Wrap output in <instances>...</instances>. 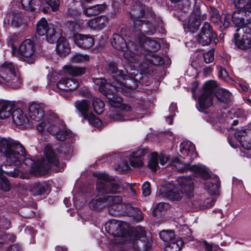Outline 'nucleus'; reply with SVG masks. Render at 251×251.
<instances>
[{
  "instance_id": "nucleus-1",
  "label": "nucleus",
  "mask_w": 251,
  "mask_h": 251,
  "mask_svg": "<svg viewBox=\"0 0 251 251\" xmlns=\"http://www.w3.org/2000/svg\"><path fill=\"white\" fill-rule=\"evenodd\" d=\"M108 71L115 79L112 82L114 85L107 83L102 78H96L94 80V83L98 86L99 91L109 100V103L112 107H120L122 110L126 111H130L131 107L122 103V99L115 95L118 92L124 90V81L128 77L126 75L124 71L118 69L117 65L115 62L109 63Z\"/></svg>"
},
{
  "instance_id": "nucleus-2",
  "label": "nucleus",
  "mask_w": 251,
  "mask_h": 251,
  "mask_svg": "<svg viewBox=\"0 0 251 251\" xmlns=\"http://www.w3.org/2000/svg\"><path fill=\"white\" fill-rule=\"evenodd\" d=\"M0 152L3 154L6 165L19 167L22 162L27 166L34 164L24 147L21 144L15 145L10 138L0 139Z\"/></svg>"
},
{
  "instance_id": "nucleus-3",
  "label": "nucleus",
  "mask_w": 251,
  "mask_h": 251,
  "mask_svg": "<svg viewBox=\"0 0 251 251\" xmlns=\"http://www.w3.org/2000/svg\"><path fill=\"white\" fill-rule=\"evenodd\" d=\"M45 159H43L36 163L34 166H31L29 170L30 174L35 176L45 175L52 166L61 167L58 171H61L64 164L61 163L56 156L55 152L50 147H46L44 149Z\"/></svg>"
},
{
  "instance_id": "nucleus-4",
  "label": "nucleus",
  "mask_w": 251,
  "mask_h": 251,
  "mask_svg": "<svg viewBox=\"0 0 251 251\" xmlns=\"http://www.w3.org/2000/svg\"><path fill=\"white\" fill-rule=\"evenodd\" d=\"M0 78L3 84L14 89L20 88L22 79L17 67L11 62L6 61L0 66Z\"/></svg>"
},
{
  "instance_id": "nucleus-5",
  "label": "nucleus",
  "mask_w": 251,
  "mask_h": 251,
  "mask_svg": "<svg viewBox=\"0 0 251 251\" xmlns=\"http://www.w3.org/2000/svg\"><path fill=\"white\" fill-rule=\"evenodd\" d=\"M178 186L175 187L168 194V197L174 201H179L183 197V192L189 196H192L194 190V181L189 176H182L178 178Z\"/></svg>"
},
{
  "instance_id": "nucleus-6",
  "label": "nucleus",
  "mask_w": 251,
  "mask_h": 251,
  "mask_svg": "<svg viewBox=\"0 0 251 251\" xmlns=\"http://www.w3.org/2000/svg\"><path fill=\"white\" fill-rule=\"evenodd\" d=\"M60 122V120L53 114L38 125L37 129L41 133L48 132L55 136L61 128Z\"/></svg>"
},
{
  "instance_id": "nucleus-7",
  "label": "nucleus",
  "mask_w": 251,
  "mask_h": 251,
  "mask_svg": "<svg viewBox=\"0 0 251 251\" xmlns=\"http://www.w3.org/2000/svg\"><path fill=\"white\" fill-rule=\"evenodd\" d=\"M205 13H202L198 5H195L191 15L184 21V26L188 29V31L194 32L196 31L201 21L206 18Z\"/></svg>"
},
{
  "instance_id": "nucleus-8",
  "label": "nucleus",
  "mask_w": 251,
  "mask_h": 251,
  "mask_svg": "<svg viewBox=\"0 0 251 251\" xmlns=\"http://www.w3.org/2000/svg\"><path fill=\"white\" fill-rule=\"evenodd\" d=\"M234 39L239 48L245 50L251 48V28L247 26L237 28Z\"/></svg>"
},
{
  "instance_id": "nucleus-9",
  "label": "nucleus",
  "mask_w": 251,
  "mask_h": 251,
  "mask_svg": "<svg viewBox=\"0 0 251 251\" xmlns=\"http://www.w3.org/2000/svg\"><path fill=\"white\" fill-rule=\"evenodd\" d=\"M93 176L98 178L97 189L99 192L105 194H116L121 192V188L116 183H111L105 187L103 181H107L109 177L107 175L102 173H95Z\"/></svg>"
},
{
  "instance_id": "nucleus-10",
  "label": "nucleus",
  "mask_w": 251,
  "mask_h": 251,
  "mask_svg": "<svg viewBox=\"0 0 251 251\" xmlns=\"http://www.w3.org/2000/svg\"><path fill=\"white\" fill-rule=\"evenodd\" d=\"M36 31L40 36L46 35L47 41L49 43H53L57 37L53 25L48 24L45 18H42L38 22Z\"/></svg>"
},
{
  "instance_id": "nucleus-11",
  "label": "nucleus",
  "mask_w": 251,
  "mask_h": 251,
  "mask_svg": "<svg viewBox=\"0 0 251 251\" xmlns=\"http://www.w3.org/2000/svg\"><path fill=\"white\" fill-rule=\"evenodd\" d=\"M76 108L81 113L84 118L95 127H98L100 125V121L92 113L89 112V105L86 101H77L75 103Z\"/></svg>"
},
{
  "instance_id": "nucleus-12",
  "label": "nucleus",
  "mask_w": 251,
  "mask_h": 251,
  "mask_svg": "<svg viewBox=\"0 0 251 251\" xmlns=\"http://www.w3.org/2000/svg\"><path fill=\"white\" fill-rule=\"evenodd\" d=\"M19 52L24 61L27 63L31 64L34 62V45L30 39H26L21 43L19 48Z\"/></svg>"
},
{
  "instance_id": "nucleus-13",
  "label": "nucleus",
  "mask_w": 251,
  "mask_h": 251,
  "mask_svg": "<svg viewBox=\"0 0 251 251\" xmlns=\"http://www.w3.org/2000/svg\"><path fill=\"white\" fill-rule=\"evenodd\" d=\"M25 23V20L22 13L17 10L9 11L3 20V27H8L9 26L19 27Z\"/></svg>"
},
{
  "instance_id": "nucleus-14",
  "label": "nucleus",
  "mask_w": 251,
  "mask_h": 251,
  "mask_svg": "<svg viewBox=\"0 0 251 251\" xmlns=\"http://www.w3.org/2000/svg\"><path fill=\"white\" fill-rule=\"evenodd\" d=\"M216 38V35L213 31L209 23L205 22L201 28V31L197 38L198 42L202 46L210 44Z\"/></svg>"
},
{
  "instance_id": "nucleus-15",
  "label": "nucleus",
  "mask_w": 251,
  "mask_h": 251,
  "mask_svg": "<svg viewBox=\"0 0 251 251\" xmlns=\"http://www.w3.org/2000/svg\"><path fill=\"white\" fill-rule=\"evenodd\" d=\"M127 242L135 250H137L140 246L145 243L146 232L142 227H138L132 231L127 237Z\"/></svg>"
},
{
  "instance_id": "nucleus-16",
  "label": "nucleus",
  "mask_w": 251,
  "mask_h": 251,
  "mask_svg": "<svg viewBox=\"0 0 251 251\" xmlns=\"http://www.w3.org/2000/svg\"><path fill=\"white\" fill-rule=\"evenodd\" d=\"M78 86V82L75 78H62L56 83L57 91L65 96L64 92L74 90Z\"/></svg>"
},
{
  "instance_id": "nucleus-17",
  "label": "nucleus",
  "mask_w": 251,
  "mask_h": 251,
  "mask_svg": "<svg viewBox=\"0 0 251 251\" xmlns=\"http://www.w3.org/2000/svg\"><path fill=\"white\" fill-rule=\"evenodd\" d=\"M146 152L144 149H140L126 153L130 165L135 168L142 167L144 165L142 157Z\"/></svg>"
},
{
  "instance_id": "nucleus-18",
  "label": "nucleus",
  "mask_w": 251,
  "mask_h": 251,
  "mask_svg": "<svg viewBox=\"0 0 251 251\" xmlns=\"http://www.w3.org/2000/svg\"><path fill=\"white\" fill-rule=\"evenodd\" d=\"M74 40L75 45L84 49H89L94 44V41L92 37L83 34H75Z\"/></svg>"
},
{
  "instance_id": "nucleus-19",
  "label": "nucleus",
  "mask_w": 251,
  "mask_h": 251,
  "mask_svg": "<svg viewBox=\"0 0 251 251\" xmlns=\"http://www.w3.org/2000/svg\"><path fill=\"white\" fill-rule=\"evenodd\" d=\"M3 165L0 164V169L3 172L12 177H17L20 175V172L18 169H14L13 171H6L2 169ZM0 188L5 192L9 191L10 189V183L7 178L0 172Z\"/></svg>"
},
{
  "instance_id": "nucleus-20",
  "label": "nucleus",
  "mask_w": 251,
  "mask_h": 251,
  "mask_svg": "<svg viewBox=\"0 0 251 251\" xmlns=\"http://www.w3.org/2000/svg\"><path fill=\"white\" fill-rule=\"evenodd\" d=\"M180 152L183 158L188 157L189 160H193L197 156L195 145L189 141L184 142L180 144Z\"/></svg>"
},
{
  "instance_id": "nucleus-21",
  "label": "nucleus",
  "mask_w": 251,
  "mask_h": 251,
  "mask_svg": "<svg viewBox=\"0 0 251 251\" xmlns=\"http://www.w3.org/2000/svg\"><path fill=\"white\" fill-rule=\"evenodd\" d=\"M14 105L12 101L0 99V119L5 120L10 118Z\"/></svg>"
},
{
  "instance_id": "nucleus-22",
  "label": "nucleus",
  "mask_w": 251,
  "mask_h": 251,
  "mask_svg": "<svg viewBox=\"0 0 251 251\" xmlns=\"http://www.w3.org/2000/svg\"><path fill=\"white\" fill-rule=\"evenodd\" d=\"M11 117L13 124L17 126H24L28 122L26 114L20 108L13 110Z\"/></svg>"
},
{
  "instance_id": "nucleus-23",
  "label": "nucleus",
  "mask_w": 251,
  "mask_h": 251,
  "mask_svg": "<svg viewBox=\"0 0 251 251\" xmlns=\"http://www.w3.org/2000/svg\"><path fill=\"white\" fill-rule=\"evenodd\" d=\"M134 27L136 31L140 30L148 35H152L155 31L156 29L151 23L145 21H142L136 19L134 21Z\"/></svg>"
},
{
  "instance_id": "nucleus-24",
  "label": "nucleus",
  "mask_w": 251,
  "mask_h": 251,
  "mask_svg": "<svg viewBox=\"0 0 251 251\" xmlns=\"http://www.w3.org/2000/svg\"><path fill=\"white\" fill-rule=\"evenodd\" d=\"M28 112L30 118L36 121H40L44 115V111L41 106L35 102L31 103L29 105Z\"/></svg>"
},
{
  "instance_id": "nucleus-25",
  "label": "nucleus",
  "mask_w": 251,
  "mask_h": 251,
  "mask_svg": "<svg viewBox=\"0 0 251 251\" xmlns=\"http://www.w3.org/2000/svg\"><path fill=\"white\" fill-rule=\"evenodd\" d=\"M213 95L209 94V92H202L198 101L199 110L201 111L210 107L213 104Z\"/></svg>"
},
{
  "instance_id": "nucleus-26",
  "label": "nucleus",
  "mask_w": 251,
  "mask_h": 251,
  "mask_svg": "<svg viewBox=\"0 0 251 251\" xmlns=\"http://www.w3.org/2000/svg\"><path fill=\"white\" fill-rule=\"evenodd\" d=\"M56 50L60 56L68 54L70 52V49L67 40L63 37H59L57 40Z\"/></svg>"
},
{
  "instance_id": "nucleus-27",
  "label": "nucleus",
  "mask_w": 251,
  "mask_h": 251,
  "mask_svg": "<svg viewBox=\"0 0 251 251\" xmlns=\"http://www.w3.org/2000/svg\"><path fill=\"white\" fill-rule=\"evenodd\" d=\"M214 24L221 30L227 28L230 23V17L229 15H224L222 17L218 19H214Z\"/></svg>"
},
{
  "instance_id": "nucleus-28",
  "label": "nucleus",
  "mask_w": 251,
  "mask_h": 251,
  "mask_svg": "<svg viewBox=\"0 0 251 251\" xmlns=\"http://www.w3.org/2000/svg\"><path fill=\"white\" fill-rule=\"evenodd\" d=\"M111 45L114 48L121 50L126 48V46H127L124 39L117 34L113 35Z\"/></svg>"
},
{
  "instance_id": "nucleus-29",
  "label": "nucleus",
  "mask_w": 251,
  "mask_h": 251,
  "mask_svg": "<svg viewBox=\"0 0 251 251\" xmlns=\"http://www.w3.org/2000/svg\"><path fill=\"white\" fill-rule=\"evenodd\" d=\"M158 159V155L156 152L151 153L148 156V167L153 172L156 171L159 168Z\"/></svg>"
},
{
  "instance_id": "nucleus-30",
  "label": "nucleus",
  "mask_w": 251,
  "mask_h": 251,
  "mask_svg": "<svg viewBox=\"0 0 251 251\" xmlns=\"http://www.w3.org/2000/svg\"><path fill=\"white\" fill-rule=\"evenodd\" d=\"M105 8V5L98 4L86 8L84 10V13L87 16H94L102 12Z\"/></svg>"
},
{
  "instance_id": "nucleus-31",
  "label": "nucleus",
  "mask_w": 251,
  "mask_h": 251,
  "mask_svg": "<svg viewBox=\"0 0 251 251\" xmlns=\"http://www.w3.org/2000/svg\"><path fill=\"white\" fill-rule=\"evenodd\" d=\"M215 96L219 101L227 103L229 101L230 93L225 89L220 88L216 91Z\"/></svg>"
},
{
  "instance_id": "nucleus-32",
  "label": "nucleus",
  "mask_w": 251,
  "mask_h": 251,
  "mask_svg": "<svg viewBox=\"0 0 251 251\" xmlns=\"http://www.w3.org/2000/svg\"><path fill=\"white\" fill-rule=\"evenodd\" d=\"M29 190L35 196L41 195L46 192V188L40 182H36L30 185Z\"/></svg>"
},
{
  "instance_id": "nucleus-33",
  "label": "nucleus",
  "mask_w": 251,
  "mask_h": 251,
  "mask_svg": "<svg viewBox=\"0 0 251 251\" xmlns=\"http://www.w3.org/2000/svg\"><path fill=\"white\" fill-rule=\"evenodd\" d=\"M241 12V10H240L239 12L235 11L232 16L233 23L238 26H242L246 25L244 14Z\"/></svg>"
},
{
  "instance_id": "nucleus-34",
  "label": "nucleus",
  "mask_w": 251,
  "mask_h": 251,
  "mask_svg": "<svg viewBox=\"0 0 251 251\" xmlns=\"http://www.w3.org/2000/svg\"><path fill=\"white\" fill-rule=\"evenodd\" d=\"M183 245V242L181 240L172 241L168 244L166 248V251H179Z\"/></svg>"
},
{
  "instance_id": "nucleus-35",
  "label": "nucleus",
  "mask_w": 251,
  "mask_h": 251,
  "mask_svg": "<svg viewBox=\"0 0 251 251\" xmlns=\"http://www.w3.org/2000/svg\"><path fill=\"white\" fill-rule=\"evenodd\" d=\"M65 68L67 73L74 76L82 75L85 73L86 71L85 68L72 66H66Z\"/></svg>"
},
{
  "instance_id": "nucleus-36",
  "label": "nucleus",
  "mask_w": 251,
  "mask_h": 251,
  "mask_svg": "<svg viewBox=\"0 0 251 251\" xmlns=\"http://www.w3.org/2000/svg\"><path fill=\"white\" fill-rule=\"evenodd\" d=\"M172 165L174 166L176 169L181 172H185L188 170L192 171L191 166L189 164L183 163L178 158H176L172 162Z\"/></svg>"
},
{
  "instance_id": "nucleus-37",
  "label": "nucleus",
  "mask_w": 251,
  "mask_h": 251,
  "mask_svg": "<svg viewBox=\"0 0 251 251\" xmlns=\"http://www.w3.org/2000/svg\"><path fill=\"white\" fill-rule=\"evenodd\" d=\"M159 236L163 241L168 244L174 240L175 234L173 230H163L159 233Z\"/></svg>"
},
{
  "instance_id": "nucleus-38",
  "label": "nucleus",
  "mask_w": 251,
  "mask_h": 251,
  "mask_svg": "<svg viewBox=\"0 0 251 251\" xmlns=\"http://www.w3.org/2000/svg\"><path fill=\"white\" fill-rule=\"evenodd\" d=\"M234 5L241 11L251 9V0H235Z\"/></svg>"
},
{
  "instance_id": "nucleus-39",
  "label": "nucleus",
  "mask_w": 251,
  "mask_h": 251,
  "mask_svg": "<svg viewBox=\"0 0 251 251\" xmlns=\"http://www.w3.org/2000/svg\"><path fill=\"white\" fill-rule=\"evenodd\" d=\"M93 106L95 112L98 114H101L104 111V104L100 99L95 98L92 100Z\"/></svg>"
},
{
  "instance_id": "nucleus-40",
  "label": "nucleus",
  "mask_w": 251,
  "mask_h": 251,
  "mask_svg": "<svg viewBox=\"0 0 251 251\" xmlns=\"http://www.w3.org/2000/svg\"><path fill=\"white\" fill-rule=\"evenodd\" d=\"M128 46H126V48L122 50L124 57L129 61L132 62L135 60L136 55L130 49Z\"/></svg>"
},
{
  "instance_id": "nucleus-41",
  "label": "nucleus",
  "mask_w": 251,
  "mask_h": 251,
  "mask_svg": "<svg viewBox=\"0 0 251 251\" xmlns=\"http://www.w3.org/2000/svg\"><path fill=\"white\" fill-rule=\"evenodd\" d=\"M89 56L87 54L76 53L72 57V61L76 63H84L89 60Z\"/></svg>"
},
{
  "instance_id": "nucleus-42",
  "label": "nucleus",
  "mask_w": 251,
  "mask_h": 251,
  "mask_svg": "<svg viewBox=\"0 0 251 251\" xmlns=\"http://www.w3.org/2000/svg\"><path fill=\"white\" fill-rule=\"evenodd\" d=\"M70 136V132L65 128L63 125H62L60 131L57 133L55 137L58 140L63 141L69 138Z\"/></svg>"
},
{
  "instance_id": "nucleus-43",
  "label": "nucleus",
  "mask_w": 251,
  "mask_h": 251,
  "mask_svg": "<svg viewBox=\"0 0 251 251\" xmlns=\"http://www.w3.org/2000/svg\"><path fill=\"white\" fill-rule=\"evenodd\" d=\"M216 87V83L214 81L209 80L206 82L203 87V93L209 92V94L213 95V90Z\"/></svg>"
},
{
  "instance_id": "nucleus-44",
  "label": "nucleus",
  "mask_w": 251,
  "mask_h": 251,
  "mask_svg": "<svg viewBox=\"0 0 251 251\" xmlns=\"http://www.w3.org/2000/svg\"><path fill=\"white\" fill-rule=\"evenodd\" d=\"M191 169L192 171L199 174L203 178L205 179H208L210 177V175L200 166L197 165H193L192 166Z\"/></svg>"
},
{
  "instance_id": "nucleus-45",
  "label": "nucleus",
  "mask_w": 251,
  "mask_h": 251,
  "mask_svg": "<svg viewBox=\"0 0 251 251\" xmlns=\"http://www.w3.org/2000/svg\"><path fill=\"white\" fill-rule=\"evenodd\" d=\"M104 199L108 201L111 204H114L115 205H122L121 204L122 199L121 197L119 196H104Z\"/></svg>"
},
{
  "instance_id": "nucleus-46",
  "label": "nucleus",
  "mask_w": 251,
  "mask_h": 251,
  "mask_svg": "<svg viewBox=\"0 0 251 251\" xmlns=\"http://www.w3.org/2000/svg\"><path fill=\"white\" fill-rule=\"evenodd\" d=\"M97 23L98 25V30H101L104 28L108 22V18L105 16H101L97 17Z\"/></svg>"
},
{
  "instance_id": "nucleus-47",
  "label": "nucleus",
  "mask_w": 251,
  "mask_h": 251,
  "mask_svg": "<svg viewBox=\"0 0 251 251\" xmlns=\"http://www.w3.org/2000/svg\"><path fill=\"white\" fill-rule=\"evenodd\" d=\"M190 5L189 0H182L177 4V8L181 11L186 12L189 9Z\"/></svg>"
},
{
  "instance_id": "nucleus-48",
  "label": "nucleus",
  "mask_w": 251,
  "mask_h": 251,
  "mask_svg": "<svg viewBox=\"0 0 251 251\" xmlns=\"http://www.w3.org/2000/svg\"><path fill=\"white\" fill-rule=\"evenodd\" d=\"M108 117L110 119L114 121H121L126 120V119L121 114L115 112H109Z\"/></svg>"
},
{
  "instance_id": "nucleus-49",
  "label": "nucleus",
  "mask_w": 251,
  "mask_h": 251,
  "mask_svg": "<svg viewBox=\"0 0 251 251\" xmlns=\"http://www.w3.org/2000/svg\"><path fill=\"white\" fill-rule=\"evenodd\" d=\"M214 50H211L203 54V58L206 63H210L214 60Z\"/></svg>"
},
{
  "instance_id": "nucleus-50",
  "label": "nucleus",
  "mask_w": 251,
  "mask_h": 251,
  "mask_svg": "<svg viewBox=\"0 0 251 251\" xmlns=\"http://www.w3.org/2000/svg\"><path fill=\"white\" fill-rule=\"evenodd\" d=\"M34 0H17L20 1L22 7L26 9L32 10L33 9Z\"/></svg>"
},
{
  "instance_id": "nucleus-51",
  "label": "nucleus",
  "mask_w": 251,
  "mask_h": 251,
  "mask_svg": "<svg viewBox=\"0 0 251 251\" xmlns=\"http://www.w3.org/2000/svg\"><path fill=\"white\" fill-rule=\"evenodd\" d=\"M176 109V103H171L170 106V110L171 115L166 117V121L169 122V124H172L173 123L172 118L175 115V112Z\"/></svg>"
},
{
  "instance_id": "nucleus-52",
  "label": "nucleus",
  "mask_w": 251,
  "mask_h": 251,
  "mask_svg": "<svg viewBox=\"0 0 251 251\" xmlns=\"http://www.w3.org/2000/svg\"><path fill=\"white\" fill-rule=\"evenodd\" d=\"M240 143L245 150L251 149V138L249 140H247L245 136H242L241 138Z\"/></svg>"
},
{
  "instance_id": "nucleus-53",
  "label": "nucleus",
  "mask_w": 251,
  "mask_h": 251,
  "mask_svg": "<svg viewBox=\"0 0 251 251\" xmlns=\"http://www.w3.org/2000/svg\"><path fill=\"white\" fill-rule=\"evenodd\" d=\"M103 202V200L101 199L93 200L89 203V207L93 210H97L99 208Z\"/></svg>"
},
{
  "instance_id": "nucleus-54",
  "label": "nucleus",
  "mask_w": 251,
  "mask_h": 251,
  "mask_svg": "<svg viewBox=\"0 0 251 251\" xmlns=\"http://www.w3.org/2000/svg\"><path fill=\"white\" fill-rule=\"evenodd\" d=\"M123 205H115L114 204L110 203V205L108 207L109 212L112 215H115L116 211H120L121 209L123 208Z\"/></svg>"
},
{
  "instance_id": "nucleus-55",
  "label": "nucleus",
  "mask_w": 251,
  "mask_h": 251,
  "mask_svg": "<svg viewBox=\"0 0 251 251\" xmlns=\"http://www.w3.org/2000/svg\"><path fill=\"white\" fill-rule=\"evenodd\" d=\"M107 226H109L110 229H112V230H114L115 229H116V233H115L116 234H118L119 232L118 231L119 228H121L119 226V222L115 221L112 220L109 222L108 224H106Z\"/></svg>"
},
{
  "instance_id": "nucleus-56",
  "label": "nucleus",
  "mask_w": 251,
  "mask_h": 251,
  "mask_svg": "<svg viewBox=\"0 0 251 251\" xmlns=\"http://www.w3.org/2000/svg\"><path fill=\"white\" fill-rule=\"evenodd\" d=\"M143 194L144 196H149L151 194L150 184L149 182H145L142 185Z\"/></svg>"
},
{
  "instance_id": "nucleus-57",
  "label": "nucleus",
  "mask_w": 251,
  "mask_h": 251,
  "mask_svg": "<svg viewBox=\"0 0 251 251\" xmlns=\"http://www.w3.org/2000/svg\"><path fill=\"white\" fill-rule=\"evenodd\" d=\"M47 4L50 6L53 11L56 10L59 6V0H45Z\"/></svg>"
},
{
  "instance_id": "nucleus-58",
  "label": "nucleus",
  "mask_w": 251,
  "mask_h": 251,
  "mask_svg": "<svg viewBox=\"0 0 251 251\" xmlns=\"http://www.w3.org/2000/svg\"><path fill=\"white\" fill-rule=\"evenodd\" d=\"M218 69L219 77L225 80H227L228 77V75L226 70L224 68H223L222 67H219Z\"/></svg>"
},
{
  "instance_id": "nucleus-59",
  "label": "nucleus",
  "mask_w": 251,
  "mask_h": 251,
  "mask_svg": "<svg viewBox=\"0 0 251 251\" xmlns=\"http://www.w3.org/2000/svg\"><path fill=\"white\" fill-rule=\"evenodd\" d=\"M210 13L211 20L213 22H214V19L217 20L220 17L217 9L214 7L210 8Z\"/></svg>"
},
{
  "instance_id": "nucleus-60",
  "label": "nucleus",
  "mask_w": 251,
  "mask_h": 251,
  "mask_svg": "<svg viewBox=\"0 0 251 251\" xmlns=\"http://www.w3.org/2000/svg\"><path fill=\"white\" fill-rule=\"evenodd\" d=\"M245 18L246 25L251 23V11L250 10L242 11Z\"/></svg>"
},
{
  "instance_id": "nucleus-61",
  "label": "nucleus",
  "mask_w": 251,
  "mask_h": 251,
  "mask_svg": "<svg viewBox=\"0 0 251 251\" xmlns=\"http://www.w3.org/2000/svg\"><path fill=\"white\" fill-rule=\"evenodd\" d=\"M87 23L88 25L91 28L95 30H98V25L97 23V18L89 20Z\"/></svg>"
},
{
  "instance_id": "nucleus-62",
  "label": "nucleus",
  "mask_w": 251,
  "mask_h": 251,
  "mask_svg": "<svg viewBox=\"0 0 251 251\" xmlns=\"http://www.w3.org/2000/svg\"><path fill=\"white\" fill-rule=\"evenodd\" d=\"M216 186L210 181H207L205 182V189L207 190L209 193H212L215 190Z\"/></svg>"
},
{
  "instance_id": "nucleus-63",
  "label": "nucleus",
  "mask_w": 251,
  "mask_h": 251,
  "mask_svg": "<svg viewBox=\"0 0 251 251\" xmlns=\"http://www.w3.org/2000/svg\"><path fill=\"white\" fill-rule=\"evenodd\" d=\"M149 42L151 50L153 51L157 50L160 48V44L154 40H150Z\"/></svg>"
},
{
  "instance_id": "nucleus-64",
  "label": "nucleus",
  "mask_w": 251,
  "mask_h": 251,
  "mask_svg": "<svg viewBox=\"0 0 251 251\" xmlns=\"http://www.w3.org/2000/svg\"><path fill=\"white\" fill-rule=\"evenodd\" d=\"M152 63L155 65H160L163 63L162 58L160 57H154L152 60Z\"/></svg>"
}]
</instances>
